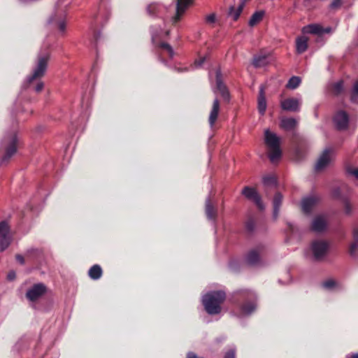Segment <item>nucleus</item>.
I'll return each mask as SVG.
<instances>
[{
  "label": "nucleus",
  "instance_id": "1",
  "mask_svg": "<svg viewBox=\"0 0 358 358\" xmlns=\"http://www.w3.org/2000/svg\"><path fill=\"white\" fill-rule=\"evenodd\" d=\"M50 59V54L48 52L37 55L32 73L27 77L24 84L25 88H31L37 93L43 90L44 83L42 78L47 71Z\"/></svg>",
  "mask_w": 358,
  "mask_h": 358
},
{
  "label": "nucleus",
  "instance_id": "2",
  "mask_svg": "<svg viewBox=\"0 0 358 358\" xmlns=\"http://www.w3.org/2000/svg\"><path fill=\"white\" fill-rule=\"evenodd\" d=\"M226 299V293L223 291H213L207 293L203 297L204 309L209 315H217L222 311V304Z\"/></svg>",
  "mask_w": 358,
  "mask_h": 358
},
{
  "label": "nucleus",
  "instance_id": "3",
  "mask_svg": "<svg viewBox=\"0 0 358 358\" xmlns=\"http://www.w3.org/2000/svg\"><path fill=\"white\" fill-rule=\"evenodd\" d=\"M238 299L243 300V303H237L238 313L236 315L238 317L250 315L257 307V297L255 294L248 289L240 290L236 293Z\"/></svg>",
  "mask_w": 358,
  "mask_h": 358
},
{
  "label": "nucleus",
  "instance_id": "4",
  "mask_svg": "<svg viewBox=\"0 0 358 358\" xmlns=\"http://www.w3.org/2000/svg\"><path fill=\"white\" fill-rule=\"evenodd\" d=\"M5 147V154L2 157L3 162H8L12 156H13L17 150L18 138L16 134H10L3 139Z\"/></svg>",
  "mask_w": 358,
  "mask_h": 358
},
{
  "label": "nucleus",
  "instance_id": "5",
  "mask_svg": "<svg viewBox=\"0 0 358 358\" xmlns=\"http://www.w3.org/2000/svg\"><path fill=\"white\" fill-rule=\"evenodd\" d=\"M266 246L263 244H258L255 248L250 249L245 257L247 264L250 266H257L261 261V257L266 252Z\"/></svg>",
  "mask_w": 358,
  "mask_h": 358
},
{
  "label": "nucleus",
  "instance_id": "6",
  "mask_svg": "<svg viewBox=\"0 0 358 358\" xmlns=\"http://www.w3.org/2000/svg\"><path fill=\"white\" fill-rule=\"evenodd\" d=\"M10 227L7 221L0 222V252L4 251L11 243Z\"/></svg>",
  "mask_w": 358,
  "mask_h": 358
},
{
  "label": "nucleus",
  "instance_id": "7",
  "mask_svg": "<svg viewBox=\"0 0 358 358\" xmlns=\"http://www.w3.org/2000/svg\"><path fill=\"white\" fill-rule=\"evenodd\" d=\"M329 245L327 241L316 240L311 244V250L315 260H322L327 254Z\"/></svg>",
  "mask_w": 358,
  "mask_h": 358
},
{
  "label": "nucleus",
  "instance_id": "8",
  "mask_svg": "<svg viewBox=\"0 0 358 358\" xmlns=\"http://www.w3.org/2000/svg\"><path fill=\"white\" fill-rule=\"evenodd\" d=\"M47 291L43 283L34 284L26 293V297L31 301H35L44 295Z\"/></svg>",
  "mask_w": 358,
  "mask_h": 358
},
{
  "label": "nucleus",
  "instance_id": "9",
  "mask_svg": "<svg viewBox=\"0 0 358 358\" xmlns=\"http://www.w3.org/2000/svg\"><path fill=\"white\" fill-rule=\"evenodd\" d=\"M194 2V0H177L176 10L175 15L172 17L173 24L178 22L189 6Z\"/></svg>",
  "mask_w": 358,
  "mask_h": 358
},
{
  "label": "nucleus",
  "instance_id": "10",
  "mask_svg": "<svg viewBox=\"0 0 358 358\" xmlns=\"http://www.w3.org/2000/svg\"><path fill=\"white\" fill-rule=\"evenodd\" d=\"M242 194L248 199L253 201L259 210L264 209L261 196L255 188L246 186L243 189Z\"/></svg>",
  "mask_w": 358,
  "mask_h": 358
},
{
  "label": "nucleus",
  "instance_id": "11",
  "mask_svg": "<svg viewBox=\"0 0 358 358\" xmlns=\"http://www.w3.org/2000/svg\"><path fill=\"white\" fill-rule=\"evenodd\" d=\"M334 122L338 130H345L349 124V115L344 110L338 111L334 116Z\"/></svg>",
  "mask_w": 358,
  "mask_h": 358
},
{
  "label": "nucleus",
  "instance_id": "12",
  "mask_svg": "<svg viewBox=\"0 0 358 358\" xmlns=\"http://www.w3.org/2000/svg\"><path fill=\"white\" fill-rule=\"evenodd\" d=\"M301 103L298 99L288 98L280 102V106L283 110L298 112L300 110Z\"/></svg>",
  "mask_w": 358,
  "mask_h": 358
},
{
  "label": "nucleus",
  "instance_id": "13",
  "mask_svg": "<svg viewBox=\"0 0 358 358\" xmlns=\"http://www.w3.org/2000/svg\"><path fill=\"white\" fill-rule=\"evenodd\" d=\"M331 152H332V150L330 148L325 149L323 151V152L319 157V159L315 164V171H322V169H324L325 167H327L328 166V164H329L330 160H331L330 155H331Z\"/></svg>",
  "mask_w": 358,
  "mask_h": 358
},
{
  "label": "nucleus",
  "instance_id": "14",
  "mask_svg": "<svg viewBox=\"0 0 358 358\" xmlns=\"http://www.w3.org/2000/svg\"><path fill=\"white\" fill-rule=\"evenodd\" d=\"M164 6L159 3H150L146 6L147 14L151 17H159L164 10Z\"/></svg>",
  "mask_w": 358,
  "mask_h": 358
},
{
  "label": "nucleus",
  "instance_id": "15",
  "mask_svg": "<svg viewBox=\"0 0 358 358\" xmlns=\"http://www.w3.org/2000/svg\"><path fill=\"white\" fill-rule=\"evenodd\" d=\"M317 201L318 199L315 196H309L303 199L301 201V208L303 212L306 214L310 213Z\"/></svg>",
  "mask_w": 358,
  "mask_h": 358
},
{
  "label": "nucleus",
  "instance_id": "16",
  "mask_svg": "<svg viewBox=\"0 0 358 358\" xmlns=\"http://www.w3.org/2000/svg\"><path fill=\"white\" fill-rule=\"evenodd\" d=\"M326 226L327 222L325 219L322 216L318 215L313 219L310 229L315 232H321L325 229Z\"/></svg>",
  "mask_w": 358,
  "mask_h": 358
},
{
  "label": "nucleus",
  "instance_id": "17",
  "mask_svg": "<svg viewBox=\"0 0 358 358\" xmlns=\"http://www.w3.org/2000/svg\"><path fill=\"white\" fill-rule=\"evenodd\" d=\"M257 229V218L254 215H250L245 222V231L249 234H253Z\"/></svg>",
  "mask_w": 358,
  "mask_h": 358
},
{
  "label": "nucleus",
  "instance_id": "18",
  "mask_svg": "<svg viewBox=\"0 0 358 358\" xmlns=\"http://www.w3.org/2000/svg\"><path fill=\"white\" fill-rule=\"evenodd\" d=\"M265 143L270 148L280 146V138L273 133L266 130L265 131Z\"/></svg>",
  "mask_w": 358,
  "mask_h": 358
},
{
  "label": "nucleus",
  "instance_id": "19",
  "mask_svg": "<svg viewBox=\"0 0 358 358\" xmlns=\"http://www.w3.org/2000/svg\"><path fill=\"white\" fill-rule=\"evenodd\" d=\"M216 85L217 89L220 92L222 98L226 101H229V93L226 85L222 83L221 80L220 72H217L216 73Z\"/></svg>",
  "mask_w": 358,
  "mask_h": 358
},
{
  "label": "nucleus",
  "instance_id": "20",
  "mask_svg": "<svg viewBox=\"0 0 358 358\" xmlns=\"http://www.w3.org/2000/svg\"><path fill=\"white\" fill-rule=\"evenodd\" d=\"M219 111H220V101H218L217 99H216L214 100V101L213 103L212 109L210 113V115H209V118H208V122H209V124L211 127L214 126V124H215V122L217 121Z\"/></svg>",
  "mask_w": 358,
  "mask_h": 358
},
{
  "label": "nucleus",
  "instance_id": "21",
  "mask_svg": "<svg viewBox=\"0 0 358 358\" xmlns=\"http://www.w3.org/2000/svg\"><path fill=\"white\" fill-rule=\"evenodd\" d=\"M205 211L206 216L209 220H216L217 216V210L212 203L210 199H207L206 201Z\"/></svg>",
  "mask_w": 358,
  "mask_h": 358
},
{
  "label": "nucleus",
  "instance_id": "22",
  "mask_svg": "<svg viewBox=\"0 0 358 358\" xmlns=\"http://www.w3.org/2000/svg\"><path fill=\"white\" fill-rule=\"evenodd\" d=\"M301 31L303 34H310L320 36L322 34V27L319 24H310L303 27Z\"/></svg>",
  "mask_w": 358,
  "mask_h": 358
},
{
  "label": "nucleus",
  "instance_id": "23",
  "mask_svg": "<svg viewBox=\"0 0 358 358\" xmlns=\"http://www.w3.org/2000/svg\"><path fill=\"white\" fill-rule=\"evenodd\" d=\"M308 38L306 36H299L296 39V50L298 54L306 52L308 48Z\"/></svg>",
  "mask_w": 358,
  "mask_h": 358
},
{
  "label": "nucleus",
  "instance_id": "24",
  "mask_svg": "<svg viewBox=\"0 0 358 358\" xmlns=\"http://www.w3.org/2000/svg\"><path fill=\"white\" fill-rule=\"evenodd\" d=\"M258 110L261 115L265 113L266 109V101L265 97V92L263 86L260 87L259 93L258 96Z\"/></svg>",
  "mask_w": 358,
  "mask_h": 358
},
{
  "label": "nucleus",
  "instance_id": "25",
  "mask_svg": "<svg viewBox=\"0 0 358 358\" xmlns=\"http://www.w3.org/2000/svg\"><path fill=\"white\" fill-rule=\"evenodd\" d=\"M282 201V196L280 193L278 192L275 194L273 205V217L276 219L278 216L280 208Z\"/></svg>",
  "mask_w": 358,
  "mask_h": 358
},
{
  "label": "nucleus",
  "instance_id": "26",
  "mask_svg": "<svg viewBox=\"0 0 358 358\" xmlns=\"http://www.w3.org/2000/svg\"><path fill=\"white\" fill-rule=\"evenodd\" d=\"M103 275L101 267L99 264L93 265L88 271V275L92 280H98Z\"/></svg>",
  "mask_w": 358,
  "mask_h": 358
},
{
  "label": "nucleus",
  "instance_id": "27",
  "mask_svg": "<svg viewBox=\"0 0 358 358\" xmlns=\"http://www.w3.org/2000/svg\"><path fill=\"white\" fill-rule=\"evenodd\" d=\"M297 122L294 118L288 117L282 120L280 126L286 131L294 129L296 126Z\"/></svg>",
  "mask_w": 358,
  "mask_h": 358
},
{
  "label": "nucleus",
  "instance_id": "28",
  "mask_svg": "<svg viewBox=\"0 0 358 358\" xmlns=\"http://www.w3.org/2000/svg\"><path fill=\"white\" fill-rule=\"evenodd\" d=\"M244 6L245 2L242 1L240 3L237 8H235L234 6H231L229 8V15L233 17L234 21H236L238 19Z\"/></svg>",
  "mask_w": 358,
  "mask_h": 358
},
{
  "label": "nucleus",
  "instance_id": "29",
  "mask_svg": "<svg viewBox=\"0 0 358 358\" xmlns=\"http://www.w3.org/2000/svg\"><path fill=\"white\" fill-rule=\"evenodd\" d=\"M264 14L265 12L264 10H258L254 13L249 20V25L254 27L259 23L262 20Z\"/></svg>",
  "mask_w": 358,
  "mask_h": 358
},
{
  "label": "nucleus",
  "instance_id": "30",
  "mask_svg": "<svg viewBox=\"0 0 358 358\" xmlns=\"http://www.w3.org/2000/svg\"><path fill=\"white\" fill-rule=\"evenodd\" d=\"M52 23L55 24L57 26L58 29L61 32H64L66 29V22L64 19V16H62L59 18H57L56 16L52 17L50 19Z\"/></svg>",
  "mask_w": 358,
  "mask_h": 358
},
{
  "label": "nucleus",
  "instance_id": "31",
  "mask_svg": "<svg viewBox=\"0 0 358 358\" xmlns=\"http://www.w3.org/2000/svg\"><path fill=\"white\" fill-rule=\"evenodd\" d=\"M301 80L298 76H292L287 82L286 87L290 90L297 88L301 84Z\"/></svg>",
  "mask_w": 358,
  "mask_h": 358
},
{
  "label": "nucleus",
  "instance_id": "32",
  "mask_svg": "<svg viewBox=\"0 0 358 358\" xmlns=\"http://www.w3.org/2000/svg\"><path fill=\"white\" fill-rule=\"evenodd\" d=\"M270 149H271V150H270L268 157H269L270 160L272 162H273L275 160H277L279 158H280L282 152H281L280 146L276 147V148H272Z\"/></svg>",
  "mask_w": 358,
  "mask_h": 358
},
{
  "label": "nucleus",
  "instance_id": "33",
  "mask_svg": "<svg viewBox=\"0 0 358 358\" xmlns=\"http://www.w3.org/2000/svg\"><path fill=\"white\" fill-rule=\"evenodd\" d=\"M354 241L351 243L349 248V253L351 256H354L358 249V231L353 233Z\"/></svg>",
  "mask_w": 358,
  "mask_h": 358
},
{
  "label": "nucleus",
  "instance_id": "34",
  "mask_svg": "<svg viewBox=\"0 0 358 358\" xmlns=\"http://www.w3.org/2000/svg\"><path fill=\"white\" fill-rule=\"evenodd\" d=\"M262 182L266 187H274L276 185V178L273 175H266L263 177Z\"/></svg>",
  "mask_w": 358,
  "mask_h": 358
},
{
  "label": "nucleus",
  "instance_id": "35",
  "mask_svg": "<svg viewBox=\"0 0 358 358\" xmlns=\"http://www.w3.org/2000/svg\"><path fill=\"white\" fill-rule=\"evenodd\" d=\"M266 64V56H257L254 58L253 65L256 67H260L264 66Z\"/></svg>",
  "mask_w": 358,
  "mask_h": 358
},
{
  "label": "nucleus",
  "instance_id": "36",
  "mask_svg": "<svg viewBox=\"0 0 358 358\" xmlns=\"http://www.w3.org/2000/svg\"><path fill=\"white\" fill-rule=\"evenodd\" d=\"M358 98V80L355 83L352 92H351V101L353 102L357 101Z\"/></svg>",
  "mask_w": 358,
  "mask_h": 358
},
{
  "label": "nucleus",
  "instance_id": "37",
  "mask_svg": "<svg viewBox=\"0 0 358 358\" xmlns=\"http://www.w3.org/2000/svg\"><path fill=\"white\" fill-rule=\"evenodd\" d=\"M342 4V0H333L331 3L329 4V8L331 10H337L341 7Z\"/></svg>",
  "mask_w": 358,
  "mask_h": 358
},
{
  "label": "nucleus",
  "instance_id": "38",
  "mask_svg": "<svg viewBox=\"0 0 358 358\" xmlns=\"http://www.w3.org/2000/svg\"><path fill=\"white\" fill-rule=\"evenodd\" d=\"M343 82L339 81L333 85V92L336 94H339L343 90Z\"/></svg>",
  "mask_w": 358,
  "mask_h": 358
},
{
  "label": "nucleus",
  "instance_id": "39",
  "mask_svg": "<svg viewBox=\"0 0 358 358\" xmlns=\"http://www.w3.org/2000/svg\"><path fill=\"white\" fill-rule=\"evenodd\" d=\"M159 47L161 48L166 50L169 52L170 56L173 55V49H172L171 46L169 43H167L166 42H162L159 44Z\"/></svg>",
  "mask_w": 358,
  "mask_h": 358
},
{
  "label": "nucleus",
  "instance_id": "40",
  "mask_svg": "<svg viewBox=\"0 0 358 358\" xmlns=\"http://www.w3.org/2000/svg\"><path fill=\"white\" fill-rule=\"evenodd\" d=\"M335 285H336V282L332 279L327 280L322 283L323 287H324L326 289H331Z\"/></svg>",
  "mask_w": 358,
  "mask_h": 358
},
{
  "label": "nucleus",
  "instance_id": "41",
  "mask_svg": "<svg viewBox=\"0 0 358 358\" xmlns=\"http://www.w3.org/2000/svg\"><path fill=\"white\" fill-rule=\"evenodd\" d=\"M216 16L215 13L207 15L205 18V21L207 24H213L215 22Z\"/></svg>",
  "mask_w": 358,
  "mask_h": 358
},
{
  "label": "nucleus",
  "instance_id": "42",
  "mask_svg": "<svg viewBox=\"0 0 358 358\" xmlns=\"http://www.w3.org/2000/svg\"><path fill=\"white\" fill-rule=\"evenodd\" d=\"M347 172L348 173L354 176L357 179H358V169L353 167H348Z\"/></svg>",
  "mask_w": 358,
  "mask_h": 358
},
{
  "label": "nucleus",
  "instance_id": "43",
  "mask_svg": "<svg viewBox=\"0 0 358 358\" xmlns=\"http://www.w3.org/2000/svg\"><path fill=\"white\" fill-rule=\"evenodd\" d=\"M236 352L234 350H229L227 351L223 358H235Z\"/></svg>",
  "mask_w": 358,
  "mask_h": 358
},
{
  "label": "nucleus",
  "instance_id": "44",
  "mask_svg": "<svg viewBox=\"0 0 358 358\" xmlns=\"http://www.w3.org/2000/svg\"><path fill=\"white\" fill-rule=\"evenodd\" d=\"M15 259L20 264H24L25 261L22 255L17 254L15 255Z\"/></svg>",
  "mask_w": 358,
  "mask_h": 358
},
{
  "label": "nucleus",
  "instance_id": "45",
  "mask_svg": "<svg viewBox=\"0 0 358 358\" xmlns=\"http://www.w3.org/2000/svg\"><path fill=\"white\" fill-rule=\"evenodd\" d=\"M352 208L350 203L346 201L345 203V211L347 214H350L351 213Z\"/></svg>",
  "mask_w": 358,
  "mask_h": 358
},
{
  "label": "nucleus",
  "instance_id": "46",
  "mask_svg": "<svg viewBox=\"0 0 358 358\" xmlns=\"http://www.w3.org/2000/svg\"><path fill=\"white\" fill-rule=\"evenodd\" d=\"M296 156L299 159H301L303 157V154L302 153V151L299 148H297L296 150Z\"/></svg>",
  "mask_w": 358,
  "mask_h": 358
},
{
  "label": "nucleus",
  "instance_id": "47",
  "mask_svg": "<svg viewBox=\"0 0 358 358\" xmlns=\"http://www.w3.org/2000/svg\"><path fill=\"white\" fill-rule=\"evenodd\" d=\"M8 279L10 280H13L15 278V273L14 271H10L8 274Z\"/></svg>",
  "mask_w": 358,
  "mask_h": 358
},
{
  "label": "nucleus",
  "instance_id": "48",
  "mask_svg": "<svg viewBox=\"0 0 358 358\" xmlns=\"http://www.w3.org/2000/svg\"><path fill=\"white\" fill-rule=\"evenodd\" d=\"M187 358H203V357H198L196 354H194L193 352H189L187 354Z\"/></svg>",
  "mask_w": 358,
  "mask_h": 358
},
{
  "label": "nucleus",
  "instance_id": "49",
  "mask_svg": "<svg viewBox=\"0 0 358 358\" xmlns=\"http://www.w3.org/2000/svg\"><path fill=\"white\" fill-rule=\"evenodd\" d=\"M203 62H204V59H201L199 60L195 61L194 64L196 66H201V64L203 63Z\"/></svg>",
  "mask_w": 358,
  "mask_h": 358
},
{
  "label": "nucleus",
  "instance_id": "50",
  "mask_svg": "<svg viewBox=\"0 0 358 358\" xmlns=\"http://www.w3.org/2000/svg\"><path fill=\"white\" fill-rule=\"evenodd\" d=\"M331 31V27H327V28H323L322 27V34L326 33V34H329Z\"/></svg>",
  "mask_w": 358,
  "mask_h": 358
},
{
  "label": "nucleus",
  "instance_id": "51",
  "mask_svg": "<svg viewBox=\"0 0 358 358\" xmlns=\"http://www.w3.org/2000/svg\"><path fill=\"white\" fill-rule=\"evenodd\" d=\"M288 228L290 231V233H292L294 231V226L292 224L288 223Z\"/></svg>",
  "mask_w": 358,
  "mask_h": 358
},
{
  "label": "nucleus",
  "instance_id": "52",
  "mask_svg": "<svg viewBox=\"0 0 358 358\" xmlns=\"http://www.w3.org/2000/svg\"><path fill=\"white\" fill-rule=\"evenodd\" d=\"M350 358H358V353L352 355Z\"/></svg>",
  "mask_w": 358,
  "mask_h": 358
},
{
  "label": "nucleus",
  "instance_id": "53",
  "mask_svg": "<svg viewBox=\"0 0 358 358\" xmlns=\"http://www.w3.org/2000/svg\"><path fill=\"white\" fill-rule=\"evenodd\" d=\"M339 194H340V192H339V191H338V190H335V192H334V195H335V196H338V195H339Z\"/></svg>",
  "mask_w": 358,
  "mask_h": 358
},
{
  "label": "nucleus",
  "instance_id": "54",
  "mask_svg": "<svg viewBox=\"0 0 358 358\" xmlns=\"http://www.w3.org/2000/svg\"><path fill=\"white\" fill-rule=\"evenodd\" d=\"M354 231H358V229H355Z\"/></svg>",
  "mask_w": 358,
  "mask_h": 358
}]
</instances>
